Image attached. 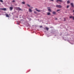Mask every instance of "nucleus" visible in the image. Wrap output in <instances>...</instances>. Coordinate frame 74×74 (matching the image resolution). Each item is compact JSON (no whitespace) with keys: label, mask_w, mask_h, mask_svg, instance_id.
I'll list each match as a JSON object with an SVG mask.
<instances>
[{"label":"nucleus","mask_w":74,"mask_h":74,"mask_svg":"<svg viewBox=\"0 0 74 74\" xmlns=\"http://www.w3.org/2000/svg\"><path fill=\"white\" fill-rule=\"evenodd\" d=\"M71 7H74V4H73V3H71Z\"/></svg>","instance_id":"obj_5"},{"label":"nucleus","mask_w":74,"mask_h":74,"mask_svg":"<svg viewBox=\"0 0 74 74\" xmlns=\"http://www.w3.org/2000/svg\"><path fill=\"white\" fill-rule=\"evenodd\" d=\"M70 3V2L69 1H67V4H69Z\"/></svg>","instance_id":"obj_13"},{"label":"nucleus","mask_w":74,"mask_h":74,"mask_svg":"<svg viewBox=\"0 0 74 74\" xmlns=\"http://www.w3.org/2000/svg\"><path fill=\"white\" fill-rule=\"evenodd\" d=\"M53 14H56V12H53Z\"/></svg>","instance_id":"obj_17"},{"label":"nucleus","mask_w":74,"mask_h":74,"mask_svg":"<svg viewBox=\"0 0 74 74\" xmlns=\"http://www.w3.org/2000/svg\"><path fill=\"white\" fill-rule=\"evenodd\" d=\"M0 2H1V3H3V0H0Z\"/></svg>","instance_id":"obj_18"},{"label":"nucleus","mask_w":74,"mask_h":74,"mask_svg":"<svg viewBox=\"0 0 74 74\" xmlns=\"http://www.w3.org/2000/svg\"><path fill=\"white\" fill-rule=\"evenodd\" d=\"M1 10H3V11H6V10H7V9L5 8H1Z\"/></svg>","instance_id":"obj_3"},{"label":"nucleus","mask_w":74,"mask_h":74,"mask_svg":"<svg viewBox=\"0 0 74 74\" xmlns=\"http://www.w3.org/2000/svg\"><path fill=\"white\" fill-rule=\"evenodd\" d=\"M10 11H12V10L13 9V7H10Z\"/></svg>","instance_id":"obj_6"},{"label":"nucleus","mask_w":74,"mask_h":74,"mask_svg":"<svg viewBox=\"0 0 74 74\" xmlns=\"http://www.w3.org/2000/svg\"><path fill=\"white\" fill-rule=\"evenodd\" d=\"M5 15L6 16V17H8V18H9V15H8L7 14H5Z\"/></svg>","instance_id":"obj_8"},{"label":"nucleus","mask_w":74,"mask_h":74,"mask_svg":"<svg viewBox=\"0 0 74 74\" xmlns=\"http://www.w3.org/2000/svg\"><path fill=\"white\" fill-rule=\"evenodd\" d=\"M60 11V10H57V12H58V11Z\"/></svg>","instance_id":"obj_23"},{"label":"nucleus","mask_w":74,"mask_h":74,"mask_svg":"<svg viewBox=\"0 0 74 74\" xmlns=\"http://www.w3.org/2000/svg\"><path fill=\"white\" fill-rule=\"evenodd\" d=\"M49 8V7H47V8Z\"/></svg>","instance_id":"obj_28"},{"label":"nucleus","mask_w":74,"mask_h":74,"mask_svg":"<svg viewBox=\"0 0 74 74\" xmlns=\"http://www.w3.org/2000/svg\"><path fill=\"white\" fill-rule=\"evenodd\" d=\"M22 3L23 4H25V2H22Z\"/></svg>","instance_id":"obj_14"},{"label":"nucleus","mask_w":74,"mask_h":74,"mask_svg":"<svg viewBox=\"0 0 74 74\" xmlns=\"http://www.w3.org/2000/svg\"><path fill=\"white\" fill-rule=\"evenodd\" d=\"M29 11L30 12H32V10H31V9H29Z\"/></svg>","instance_id":"obj_11"},{"label":"nucleus","mask_w":74,"mask_h":74,"mask_svg":"<svg viewBox=\"0 0 74 74\" xmlns=\"http://www.w3.org/2000/svg\"><path fill=\"white\" fill-rule=\"evenodd\" d=\"M51 1H53V0H50Z\"/></svg>","instance_id":"obj_26"},{"label":"nucleus","mask_w":74,"mask_h":74,"mask_svg":"<svg viewBox=\"0 0 74 74\" xmlns=\"http://www.w3.org/2000/svg\"><path fill=\"white\" fill-rule=\"evenodd\" d=\"M55 19L56 20H57V18H56Z\"/></svg>","instance_id":"obj_27"},{"label":"nucleus","mask_w":74,"mask_h":74,"mask_svg":"<svg viewBox=\"0 0 74 74\" xmlns=\"http://www.w3.org/2000/svg\"><path fill=\"white\" fill-rule=\"evenodd\" d=\"M48 10L49 12H51L52 11H51V9L49 8L48 9Z\"/></svg>","instance_id":"obj_7"},{"label":"nucleus","mask_w":74,"mask_h":74,"mask_svg":"<svg viewBox=\"0 0 74 74\" xmlns=\"http://www.w3.org/2000/svg\"><path fill=\"white\" fill-rule=\"evenodd\" d=\"M56 7H58V8H62V6H61V5H56Z\"/></svg>","instance_id":"obj_1"},{"label":"nucleus","mask_w":74,"mask_h":74,"mask_svg":"<svg viewBox=\"0 0 74 74\" xmlns=\"http://www.w3.org/2000/svg\"><path fill=\"white\" fill-rule=\"evenodd\" d=\"M45 28L46 29L47 31H48V30H49V28L47 27H45Z\"/></svg>","instance_id":"obj_12"},{"label":"nucleus","mask_w":74,"mask_h":74,"mask_svg":"<svg viewBox=\"0 0 74 74\" xmlns=\"http://www.w3.org/2000/svg\"><path fill=\"white\" fill-rule=\"evenodd\" d=\"M16 8L17 9V10H19V11L22 10V9L20 8Z\"/></svg>","instance_id":"obj_2"},{"label":"nucleus","mask_w":74,"mask_h":74,"mask_svg":"<svg viewBox=\"0 0 74 74\" xmlns=\"http://www.w3.org/2000/svg\"><path fill=\"white\" fill-rule=\"evenodd\" d=\"M58 1H60V2H62V1L61 0H57V2H58Z\"/></svg>","instance_id":"obj_9"},{"label":"nucleus","mask_w":74,"mask_h":74,"mask_svg":"<svg viewBox=\"0 0 74 74\" xmlns=\"http://www.w3.org/2000/svg\"><path fill=\"white\" fill-rule=\"evenodd\" d=\"M69 5H67V8H69Z\"/></svg>","instance_id":"obj_21"},{"label":"nucleus","mask_w":74,"mask_h":74,"mask_svg":"<svg viewBox=\"0 0 74 74\" xmlns=\"http://www.w3.org/2000/svg\"><path fill=\"white\" fill-rule=\"evenodd\" d=\"M73 12H74V10H73Z\"/></svg>","instance_id":"obj_29"},{"label":"nucleus","mask_w":74,"mask_h":74,"mask_svg":"<svg viewBox=\"0 0 74 74\" xmlns=\"http://www.w3.org/2000/svg\"><path fill=\"white\" fill-rule=\"evenodd\" d=\"M64 21H66V18H64Z\"/></svg>","instance_id":"obj_22"},{"label":"nucleus","mask_w":74,"mask_h":74,"mask_svg":"<svg viewBox=\"0 0 74 74\" xmlns=\"http://www.w3.org/2000/svg\"><path fill=\"white\" fill-rule=\"evenodd\" d=\"M12 3H14V2H15V1L14 0H13L12 1Z\"/></svg>","instance_id":"obj_15"},{"label":"nucleus","mask_w":74,"mask_h":74,"mask_svg":"<svg viewBox=\"0 0 74 74\" xmlns=\"http://www.w3.org/2000/svg\"><path fill=\"white\" fill-rule=\"evenodd\" d=\"M47 15H51V13L49 12H48L47 13Z\"/></svg>","instance_id":"obj_10"},{"label":"nucleus","mask_w":74,"mask_h":74,"mask_svg":"<svg viewBox=\"0 0 74 74\" xmlns=\"http://www.w3.org/2000/svg\"><path fill=\"white\" fill-rule=\"evenodd\" d=\"M34 14H37V12H36V11H34Z\"/></svg>","instance_id":"obj_19"},{"label":"nucleus","mask_w":74,"mask_h":74,"mask_svg":"<svg viewBox=\"0 0 74 74\" xmlns=\"http://www.w3.org/2000/svg\"><path fill=\"white\" fill-rule=\"evenodd\" d=\"M40 27H42V26H40Z\"/></svg>","instance_id":"obj_25"},{"label":"nucleus","mask_w":74,"mask_h":74,"mask_svg":"<svg viewBox=\"0 0 74 74\" xmlns=\"http://www.w3.org/2000/svg\"><path fill=\"white\" fill-rule=\"evenodd\" d=\"M73 16H71L69 17V18H73Z\"/></svg>","instance_id":"obj_16"},{"label":"nucleus","mask_w":74,"mask_h":74,"mask_svg":"<svg viewBox=\"0 0 74 74\" xmlns=\"http://www.w3.org/2000/svg\"><path fill=\"white\" fill-rule=\"evenodd\" d=\"M35 10H36V11H37L38 12H41V11L40 10H38L37 9H36Z\"/></svg>","instance_id":"obj_4"},{"label":"nucleus","mask_w":74,"mask_h":74,"mask_svg":"<svg viewBox=\"0 0 74 74\" xmlns=\"http://www.w3.org/2000/svg\"><path fill=\"white\" fill-rule=\"evenodd\" d=\"M72 18L73 19V20H74V16H73V17H72Z\"/></svg>","instance_id":"obj_24"},{"label":"nucleus","mask_w":74,"mask_h":74,"mask_svg":"<svg viewBox=\"0 0 74 74\" xmlns=\"http://www.w3.org/2000/svg\"><path fill=\"white\" fill-rule=\"evenodd\" d=\"M27 6H28V7H30V5H29V4H27Z\"/></svg>","instance_id":"obj_20"}]
</instances>
